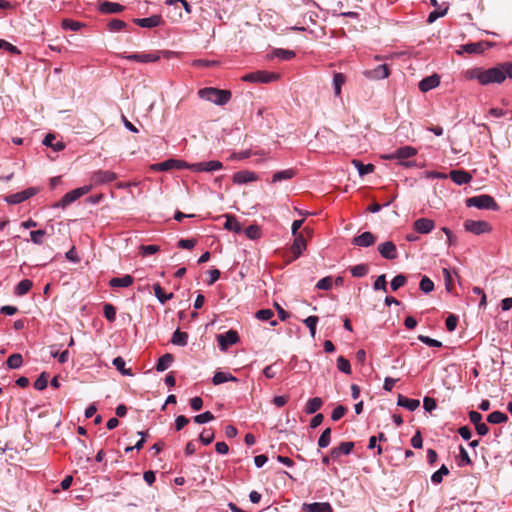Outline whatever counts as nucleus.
<instances>
[{
  "label": "nucleus",
  "mask_w": 512,
  "mask_h": 512,
  "mask_svg": "<svg viewBox=\"0 0 512 512\" xmlns=\"http://www.w3.org/2000/svg\"><path fill=\"white\" fill-rule=\"evenodd\" d=\"M467 80H477L481 85L501 84L506 78H512V63L504 62L489 69L474 67L463 72Z\"/></svg>",
  "instance_id": "nucleus-1"
},
{
  "label": "nucleus",
  "mask_w": 512,
  "mask_h": 512,
  "mask_svg": "<svg viewBox=\"0 0 512 512\" xmlns=\"http://www.w3.org/2000/svg\"><path fill=\"white\" fill-rule=\"evenodd\" d=\"M201 99L216 105H225L231 99L229 90H221L213 87L202 88L198 91Z\"/></svg>",
  "instance_id": "nucleus-2"
},
{
  "label": "nucleus",
  "mask_w": 512,
  "mask_h": 512,
  "mask_svg": "<svg viewBox=\"0 0 512 512\" xmlns=\"http://www.w3.org/2000/svg\"><path fill=\"white\" fill-rule=\"evenodd\" d=\"M465 204L467 207H475L483 210L498 211L500 209L495 199L488 194L469 197L465 200Z\"/></svg>",
  "instance_id": "nucleus-3"
},
{
  "label": "nucleus",
  "mask_w": 512,
  "mask_h": 512,
  "mask_svg": "<svg viewBox=\"0 0 512 512\" xmlns=\"http://www.w3.org/2000/svg\"><path fill=\"white\" fill-rule=\"evenodd\" d=\"M172 54L171 51L168 50H162V51H155V52H149V53H132V54H121L120 57L123 59H127L130 61H135L139 63H152L157 62L161 55L168 58Z\"/></svg>",
  "instance_id": "nucleus-4"
},
{
  "label": "nucleus",
  "mask_w": 512,
  "mask_h": 512,
  "mask_svg": "<svg viewBox=\"0 0 512 512\" xmlns=\"http://www.w3.org/2000/svg\"><path fill=\"white\" fill-rule=\"evenodd\" d=\"M465 231L473 235H483L492 231V226L485 220H471L468 219L463 224Z\"/></svg>",
  "instance_id": "nucleus-5"
},
{
  "label": "nucleus",
  "mask_w": 512,
  "mask_h": 512,
  "mask_svg": "<svg viewBox=\"0 0 512 512\" xmlns=\"http://www.w3.org/2000/svg\"><path fill=\"white\" fill-rule=\"evenodd\" d=\"M279 79V74L268 71L251 72L242 77L243 81L252 83H270Z\"/></svg>",
  "instance_id": "nucleus-6"
},
{
  "label": "nucleus",
  "mask_w": 512,
  "mask_h": 512,
  "mask_svg": "<svg viewBox=\"0 0 512 512\" xmlns=\"http://www.w3.org/2000/svg\"><path fill=\"white\" fill-rule=\"evenodd\" d=\"M90 190H91V186H83V187L76 188V189L66 193L62 197V199L56 204V207L65 208L68 205L75 202L76 200H78L79 198H81L82 196L89 193Z\"/></svg>",
  "instance_id": "nucleus-7"
},
{
  "label": "nucleus",
  "mask_w": 512,
  "mask_h": 512,
  "mask_svg": "<svg viewBox=\"0 0 512 512\" xmlns=\"http://www.w3.org/2000/svg\"><path fill=\"white\" fill-rule=\"evenodd\" d=\"M222 168L223 164L217 160L197 162L191 164V171L193 172H214L221 170Z\"/></svg>",
  "instance_id": "nucleus-8"
},
{
  "label": "nucleus",
  "mask_w": 512,
  "mask_h": 512,
  "mask_svg": "<svg viewBox=\"0 0 512 512\" xmlns=\"http://www.w3.org/2000/svg\"><path fill=\"white\" fill-rule=\"evenodd\" d=\"M239 340L238 334L234 330H229L225 333L217 335V342L221 350L225 351L233 344H236Z\"/></svg>",
  "instance_id": "nucleus-9"
},
{
  "label": "nucleus",
  "mask_w": 512,
  "mask_h": 512,
  "mask_svg": "<svg viewBox=\"0 0 512 512\" xmlns=\"http://www.w3.org/2000/svg\"><path fill=\"white\" fill-rule=\"evenodd\" d=\"M417 154V150L412 146H403L398 148L394 153L384 155L383 158L387 160L392 159H408Z\"/></svg>",
  "instance_id": "nucleus-10"
},
{
  "label": "nucleus",
  "mask_w": 512,
  "mask_h": 512,
  "mask_svg": "<svg viewBox=\"0 0 512 512\" xmlns=\"http://www.w3.org/2000/svg\"><path fill=\"white\" fill-rule=\"evenodd\" d=\"M490 46L491 44L488 42L467 43L460 47L458 54H461L463 52L468 54H481L486 50V48Z\"/></svg>",
  "instance_id": "nucleus-11"
},
{
  "label": "nucleus",
  "mask_w": 512,
  "mask_h": 512,
  "mask_svg": "<svg viewBox=\"0 0 512 512\" xmlns=\"http://www.w3.org/2000/svg\"><path fill=\"white\" fill-rule=\"evenodd\" d=\"M380 255L387 260H394L398 256L396 245L392 241H386L378 246Z\"/></svg>",
  "instance_id": "nucleus-12"
},
{
  "label": "nucleus",
  "mask_w": 512,
  "mask_h": 512,
  "mask_svg": "<svg viewBox=\"0 0 512 512\" xmlns=\"http://www.w3.org/2000/svg\"><path fill=\"white\" fill-rule=\"evenodd\" d=\"M258 180V176L255 172L250 170H241L233 175V183L242 185L250 182H254Z\"/></svg>",
  "instance_id": "nucleus-13"
},
{
  "label": "nucleus",
  "mask_w": 512,
  "mask_h": 512,
  "mask_svg": "<svg viewBox=\"0 0 512 512\" xmlns=\"http://www.w3.org/2000/svg\"><path fill=\"white\" fill-rule=\"evenodd\" d=\"M434 227V221L429 218H419L413 223V229L420 234H428Z\"/></svg>",
  "instance_id": "nucleus-14"
},
{
  "label": "nucleus",
  "mask_w": 512,
  "mask_h": 512,
  "mask_svg": "<svg viewBox=\"0 0 512 512\" xmlns=\"http://www.w3.org/2000/svg\"><path fill=\"white\" fill-rule=\"evenodd\" d=\"M365 76L373 80L385 79L389 76L390 71L386 64L378 65L374 69L365 71Z\"/></svg>",
  "instance_id": "nucleus-15"
},
{
  "label": "nucleus",
  "mask_w": 512,
  "mask_h": 512,
  "mask_svg": "<svg viewBox=\"0 0 512 512\" xmlns=\"http://www.w3.org/2000/svg\"><path fill=\"white\" fill-rule=\"evenodd\" d=\"M354 448V443L347 441L341 442L337 447L332 448L331 450V458L336 461L342 455H349Z\"/></svg>",
  "instance_id": "nucleus-16"
},
{
  "label": "nucleus",
  "mask_w": 512,
  "mask_h": 512,
  "mask_svg": "<svg viewBox=\"0 0 512 512\" xmlns=\"http://www.w3.org/2000/svg\"><path fill=\"white\" fill-rule=\"evenodd\" d=\"M133 22L142 28H154L160 26L163 20L160 15H152L147 18H135Z\"/></svg>",
  "instance_id": "nucleus-17"
},
{
  "label": "nucleus",
  "mask_w": 512,
  "mask_h": 512,
  "mask_svg": "<svg viewBox=\"0 0 512 512\" xmlns=\"http://www.w3.org/2000/svg\"><path fill=\"white\" fill-rule=\"evenodd\" d=\"M376 237L371 232H363L352 240V244L358 247H370L374 245Z\"/></svg>",
  "instance_id": "nucleus-18"
},
{
  "label": "nucleus",
  "mask_w": 512,
  "mask_h": 512,
  "mask_svg": "<svg viewBox=\"0 0 512 512\" xmlns=\"http://www.w3.org/2000/svg\"><path fill=\"white\" fill-rule=\"evenodd\" d=\"M98 10L103 14H117L124 10V6L116 2L101 1Z\"/></svg>",
  "instance_id": "nucleus-19"
},
{
  "label": "nucleus",
  "mask_w": 512,
  "mask_h": 512,
  "mask_svg": "<svg viewBox=\"0 0 512 512\" xmlns=\"http://www.w3.org/2000/svg\"><path fill=\"white\" fill-rule=\"evenodd\" d=\"M117 179L116 173L108 170H98L93 176L92 180L95 184L109 183Z\"/></svg>",
  "instance_id": "nucleus-20"
},
{
  "label": "nucleus",
  "mask_w": 512,
  "mask_h": 512,
  "mask_svg": "<svg viewBox=\"0 0 512 512\" xmlns=\"http://www.w3.org/2000/svg\"><path fill=\"white\" fill-rule=\"evenodd\" d=\"M302 509L306 512H333V508L328 502L304 503Z\"/></svg>",
  "instance_id": "nucleus-21"
},
{
  "label": "nucleus",
  "mask_w": 512,
  "mask_h": 512,
  "mask_svg": "<svg viewBox=\"0 0 512 512\" xmlns=\"http://www.w3.org/2000/svg\"><path fill=\"white\" fill-rule=\"evenodd\" d=\"M449 177L457 185L468 184L472 180V176L464 170H452L449 173Z\"/></svg>",
  "instance_id": "nucleus-22"
},
{
  "label": "nucleus",
  "mask_w": 512,
  "mask_h": 512,
  "mask_svg": "<svg viewBox=\"0 0 512 512\" xmlns=\"http://www.w3.org/2000/svg\"><path fill=\"white\" fill-rule=\"evenodd\" d=\"M440 84V78L438 75L434 74L428 77H425L419 82V89L422 92H428Z\"/></svg>",
  "instance_id": "nucleus-23"
},
{
  "label": "nucleus",
  "mask_w": 512,
  "mask_h": 512,
  "mask_svg": "<svg viewBox=\"0 0 512 512\" xmlns=\"http://www.w3.org/2000/svg\"><path fill=\"white\" fill-rule=\"evenodd\" d=\"M133 282L134 278L131 275H124L110 279L109 285L113 288H126L131 286Z\"/></svg>",
  "instance_id": "nucleus-24"
},
{
  "label": "nucleus",
  "mask_w": 512,
  "mask_h": 512,
  "mask_svg": "<svg viewBox=\"0 0 512 512\" xmlns=\"http://www.w3.org/2000/svg\"><path fill=\"white\" fill-rule=\"evenodd\" d=\"M306 249V240L303 235L294 236V242L292 245V253L295 258H298L302 252Z\"/></svg>",
  "instance_id": "nucleus-25"
},
{
  "label": "nucleus",
  "mask_w": 512,
  "mask_h": 512,
  "mask_svg": "<svg viewBox=\"0 0 512 512\" xmlns=\"http://www.w3.org/2000/svg\"><path fill=\"white\" fill-rule=\"evenodd\" d=\"M397 405L401 406L403 408H406L409 411H414L419 407L420 401L417 399H411V398H407L405 396L399 395L398 400H397Z\"/></svg>",
  "instance_id": "nucleus-26"
},
{
  "label": "nucleus",
  "mask_w": 512,
  "mask_h": 512,
  "mask_svg": "<svg viewBox=\"0 0 512 512\" xmlns=\"http://www.w3.org/2000/svg\"><path fill=\"white\" fill-rule=\"evenodd\" d=\"M295 176V170L294 169H285L281 171H277L273 174L271 183H277L284 180H290Z\"/></svg>",
  "instance_id": "nucleus-27"
},
{
  "label": "nucleus",
  "mask_w": 512,
  "mask_h": 512,
  "mask_svg": "<svg viewBox=\"0 0 512 512\" xmlns=\"http://www.w3.org/2000/svg\"><path fill=\"white\" fill-rule=\"evenodd\" d=\"M295 55L296 54L293 50L277 48L272 51V53L269 57L270 58L276 57L280 60L288 61V60L293 59L295 57Z\"/></svg>",
  "instance_id": "nucleus-28"
},
{
  "label": "nucleus",
  "mask_w": 512,
  "mask_h": 512,
  "mask_svg": "<svg viewBox=\"0 0 512 512\" xmlns=\"http://www.w3.org/2000/svg\"><path fill=\"white\" fill-rule=\"evenodd\" d=\"M228 381L237 382L238 379L233 376L232 374L225 373V372H216L212 378V382L214 385H219Z\"/></svg>",
  "instance_id": "nucleus-29"
},
{
  "label": "nucleus",
  "mask_w": 512,
  "mask_h": 512,
  "mask_svg": "<svg viewBox=\"0 0 512 512\" xmlns=\"http://www.w3.org/2000/svg\"><path fill=\"white\" fill-rule=\"evenodd\" d=\"M352 164L357 169L360 176L370 174L374 171L375 167L373 164H363L360 160H352Z\"/></svg>",
  "instance_id": "nucleus-30"
},
{
  "label": "nucleus",
  "mask_w": 512,
  "mask_h": 512,
  "mask_svg": "<svg viewBox=\"0 0 512 512\" xmlns=\"http://www.w3.org/2000/svg\"><path fill=\"white\" fill-rule=\"evenodd\" d=\"M173 356L169 353L164 354L158 359V362L156 364V370L159 372L165 371L168 369L172 362H173Z\"/></svg>",
  "instance_id": "nucleus-31"
},
{
  "label": "nucleus",
  "mask_w": 512,
  "mask_h": 512,
  "mask_svg": "<svg viewBox=\"0 0 512 512\" xmlns=\"http://www.w3.org/2000/svg\"><path fill=\"white\" fill-rule=\"evenodd\" d=\"M322 400L319 397H314L308 400L305 406V412L307 414H314L322 407Z\"/></svg>",
  "instance_id": "nucleus-32"
},
{
  "label": "nucleus",
  "mask_w": 512,
  "mask_h": 512,
  "mask_svg": "<svg viewBox=\"0 0 512 512\" xmlns=\"http://www.w3.org/2000/svg\"><path fill=\"white\" fill-rule=\"evenodd\" d=\"M345 76L342 73H335L333 76V89L334 95L339 97L341 95V89L343 84L345 83Z\"/></svg>",
  "instance_id": "nucleus-33"
},
{
  "label": "nucleus",
  "mask_w": 512,
  "mask_h": 512,
  "mask_svg": "<svg viewBox=\"0 0 512 512\" xmlns=\"http://www.w3.org/2000/svg\"><path fill=\"white\" fill-rule=\"evenodd\" d=\"M55 136L53 134H47L45 138L43 139V144L45 146H49L53 148L54 151H62L65 148V145L63 142L58 141L54 143Z\"/></svg>",
  "instance_id": "nucleus-34"
},
{
  "label": "nucleus",
  "mask_w": 512,
  "mask_h": 512,
  "mask_svg": "<svg viewBox=\"0 0 512 512\" xmlns=\"http://www.w3.org/2000/svg\"><path fill=\"white\" fill-rule=\"evenodd\" d=\"M153 290H154V294H155L156 298L158 299V301L161 304H165L168 300L172 299L174 296L173 293H169V294L164 293L160 284H154Z\"/></svg>",
  "instance_id": "nucleus-35"
},
{
  "label": "nucleus",
  "mask_w": 512,
  "mask_h": 512,
  "mask_svg": "<svg viewBox=\"0 0 512 512\" xmlns=\"http://www.w3.org/2000/svg\"><path fill=\"white\" fill-rule=\"evenodd\" d=\"M175 164V159H168L160 163H155L150 165V169L153 171H169L174 169L173 165Z\"/></svg>",
  "instance_id": "nucleus-36"
},
{
  "label": "nucleus",
  "mask_w": 512,
  "mask_h": 512,
  "mask_svg": "<svg viewBox=\"0 0 512 512\" xmlns=\"http://www.w3.org/2000/svg\"><path fill=\"white\" fill-rule=\"evenodd\" d=\"M32 281L29 279H23L21 280L17 286L15 287V294L18 296H23L27 294L30 289L32 288Z\"/></svg>",
  "instance_id": "nucleus-37"
},
{
  "label": "nucleus",
  "mask_w": 512,
  "mask_h": 512,
  "mask_svg": "<svg viewBox=\"0 0 512 512\" xmlns=\"http://www.w3.org/2000/svg\"><path fill=\"white\" fill-rule=\"evenodd\" d=\"M171 342L174 345L186 346L188 342V334L186 332L176 330L172 335Z\"/></svg>",
  "instance_id": "nucleus-38"
},
{
  "label": "nucleus",
  "mask_w": 512,
  "mask_h": 512,
  "mask_svg": "<svg viewBox=\"0 0 512 512\" xmlns=\"http://www.w3.org/2000/svg\"><path fill=\"white\" fill-rule=\"evenodd\" d=\"M224 228L236 233H239L241 231L240 223L232 215H226V222L224 223Z\"/></svg>",
  "instance_id": "nucleus-39"
},
{
  "label": "nucleus",
  "mask_w": 512,
  "mask_h": 512,
  "mask_svg": "<svg viewBox=\"0 0 512 512\" xmlns=\"http://www.w3.org/2000/svg\"><path fill=\"white\" fill-rule=\"evenodd\" d=\"M22 363H23V358H22V355L19 353H14V354L10 355L6 361V364H7L8 368H10V369H18L21 367Z\"/></svg>",
  "instance_id": "nucleus-40"
},
{
  "label": "nucleus",
  "mask_w": 512,
  "mask_h": 512,
  "mask_svg": "<svg viewBox=\"0 0 512 512\" xmlns=\"http://www.w3.org/2000/svg\"><path fill=\"white\" fill-rule=\"evenodd\" d=\"M507 420V415L500 411H494L490 413L487 417V421L491 424H501L506 422Z\"/></svg>",
  "instance_id": "nucleus-41"
},
{
  "label": "nucleus",
  "mask_w": 512,
  "mask_h": 512,
  "mask_svg": "<svg viewBox=\"0 0 512 512\" xmlns=\"http://www.w3.org/2000/svg\"><path fill=\"white\" fill-rule=\"evenodd\" d=\"M113 365L121 374L128 375V376L132 375L131 369L125 368V360L122 357L118 356V357L114 358Z\"/></svg>",
  "instance_id": "nucleus-42"
},
{
  "label": "nucleus",
  "mask_w": 512,
  "mask_h": 512,
  "mask_svg": "<svg viewBox=\"0 0 512 512\" xmlns=\"http://www.w3.org/2000/svg\"><path fill=\"white\" fill-rule=\"evenodd\" d=\"M369 267L367 264H358L350 268L353 277H364L367 275Z\"/></svg>",
  "instance_id": "nucleus-43"
},
{
  "label": "nucleus",
  "mask_w": 512,
  "mask_h": 512,
  "mask_svg": "<svg viewBox=\"0 0 512 512\" xmlns=\"http://www.w3.org/2000/svg\"><path fill=\"white\" fill-rule=\"evenodd\" d=\"M331 442V428H326L318 439V446L320 448H326Z\"/></svg>",
  "instance_id": "nucleus-44"
},
{
  "label": "nucleus",
  "mask_w": 512,
  "mask_h": 512,
  "mask_svg": "<svg viewBox=\"0 0 512 512\" xmlns=\"http://www.w3.org/2000/svg\"><path fill=\"white\" fill-rule=\"evenodd\" d=\"M449 474V470L448 468L445 466V465H442L439 470H437L436 472H434L431 476V481L434 483V484H439L442 482V479H443V476L445 475H448Z\"/></svg>",
  "instance_id": "nucleus-45"
},
{
  "label": "nucleus",
  "mask_w": 512,
  "mask_h": 512,
  "mask_svg": "<svg viewBox=\"0 0 512 512\" xmlns=\"http://www.w3.org/2000/svg\"><path fill=\"white\" fill-rule=\"evenodd\" d=\"M337 368L342 373L347 375L351 374V365L350 362L343 356H339L337 359Z\"/></svg>",
  "instance_id": "nucleus-46"
},
{
  "label": "nucleus",
  "mask_w": 512,
  "mask_h": 512,
  "mask_svg": "<svg viewBox=\"0 0 512 512\" xmlns=\"http://www.w3.org/2000/svg\"><path fill=\"white\" fill-rule=\"evenodd\" d=\"M319 318L317 316H308L304 319V324L309 328L310 335L315 337L316 335V326L318 324Z\"/></svg>",
  "instance_id": "nucleus-47"
},
{
  "label": "nucleus",
  "mask_w": 512,
  "mask_h": 512,
  "mask_svg": "<svg viewBox=\"0 0 512 512\" xmlns=\"http://www.w3.org/2000/svg\"><path fill=\"white\" fill-rule=\"evenodd\" d=\"M419 288L424 293H430L434 290V283L427 276H423L420 281Z\"/></svg>",
  "instance_id": "nucleus-48"
},
{
  "label": "nucleus",
  "mask_w": 512,
  "mask_h": 512,
  "mask_svg": "<svg viewBox=\"0 0 512 512\" xmlns=\"http://www.w3.org/2000/svg\"><path fill=\"white\" fill-rule=\"evenodd\" d=\"M244 233L249 239H252V240L258 239L261 236V230H260L259 226H257V225L248 226L245 229Z\"/></svg>",
  "instance_id": "nucleus-49"
},
{
  "label": "nucleus",
  "mask_w": 512,
  "mask_h": 512,
  "mask_svg": "<svg viewBox=\"0 0 512 512\" xmlns=\"http://www.w3.org/2000/svg\"><path fill=\"white\" fill-rule=\"evenodd\" d=\"M46 235V231L39 229L30 232V239L34 244L40 245L44 242V236Z\"/></svg>",
  "instance_id": "nucleus-50"
},
{
  "label": "nucleus",
  "mask_w": 512,
  "mask_h": 512,
  "mask_svg": "<svg viewBox=\"0 0 512 512\" xmlns=\"http://www.w3.org/2000/svg\"><path fill=\"white\" fill-rule=\"evenodd\" d=\"M447 11H448V6L446 5L442 9L434 10V11L430 12L429 15H428L427 22L429 24L435 22L438 18L445 16Z\"/></svg>",
  "instance_id": "nucleus-51"
},
{
  "label": "nucleus",
  "mask_w": 512,
  "mask_h": 512,
  "mask_svg": "<svg viewBox=\"0 0 512 512\" xmlns=\"http://www.w3.org/2000/svg\"><path fill=\"white\" fill-rule=\"evenodd\" d=\"M103 313H104L105 318L109 322H114L115 321L116 309H115V307L112 304H109V303L105 304L104 308H103Z\"/></svg>",
  "instance_id": "nucleus-52"
},
{
  "label": "nucleus",
  "mask_w": 512,
  "mask_h": 512,
  "mask_svg": "<svg viewBox=\"0 0 512 512\" xmlns=\"http://www.w3.org/2000/svg\"><path fill=\"white\" fill-rule=\"evenodd\" d=\"M193 420L197 424H205L207 422L214 420V415L210 411H206L202 414L194 416Z\"/></svg>",
  "instance_id": "nucleus-53"
},
{
  "label": "nucleus",
  "mask_w": 512,
  "mask_h": 512,
  "mask_svg": "<svg viewBox=\"0 0 512 512\" xmlns=\"http://www.w3.org/2000/svg\"><path fill=\"white\" fill-rule=\"evenodd\" d=\"M406 283V277L402 274H399V275H396L390 285H391V289L393 291H396L398 290L400 287L404 286V284Z\"/></svg>",
  "instance_id": "nucleus-54"
},
{
  "label": "nucleus",
  "mask_w": 512,
  "mask_h": 512,
  "mask_svg": "<svg viewBox=\"0 0 512 512\" xmlns=\"http://www.w3.org/2000/svg\"><path fill=\"white\" fill-rule=\"evenodd\" d=\"M199 439L204 445H209L214 440V432L210 429H204L200 434Z\"/></svg>",
  "instance_id": "nucleus-55"
},
{
  "label": "nucleus",
  "mask_w": 512,
  "mask_h": 512,
  "mask_svg": "<svg viewBox=\"0 0 512 512\" xmlns=\"http://www.w3.org/2000/svg\"><path fill=\"white\" fill-rule=\"evenodd\" d=\"M332 285L333 279L330 276H328L320 279L316 284V288L320 290H330L332 288Z\"/></svg>",
  "instance_id": "nucleus-56"
},
{
  "label": "nucleus",
  "mask_w": 512,
  "mask_h": 512,
  "mask_svg": "<svg viewBox=\"0 0 512 512\" xmlns=\"http://www.w3.org/2000/svg\"><path fill=\"white\" fill-rule=\"evenodd\" d=\"M126 27V23L120 19H113L108 23V28L112 32L120 31Z\"/></svg>",
  "instance_id": "nucleus-57"
},
{
  "label": "nucleus",
  "mask_w": 512,
  "mask_h": 512,
  "mask_svg": "<svg viewBox=\"0 0 512 512\" xmlns=\"http://www.w3.org/2000/svg\"><path fill=\"white\" fill-rule=\"evenodd\" d=\"M160 250L158 245H142L140 246V252L143 256H149L157 253Z\"/></svg>",
  "instance_id": "nucleus-58"
},
{
  "label": "nucleus",
  "mask_w": 512,
  "mask_h": 512,
  "mask_svg": "<svg viewBox=\"0 0 512 512\" xmlns=\"http://www.w3.org/2000/svg\"><path fill=\"white\" fill-rule=\"evenodd\" d=\"M418 340H420L422 343L430 346V347H436L439 348L442 346V343L436 339L430 338L425 335H419Z\"/></svg>",
  "instance_id": "nucleus-59"
},
{
  "label": "nucleus",
  "mask_w": 512,
  "mask_h": 512,
  "mask_svg": "<svg viewBox=\"0 0 512 512\" xmlns=\"http://www.w3.org/2000/svg\"><path fill=\"white\" fill-rule=\"evenodd\" d=\"M458 324V317L454 314H450L445 321L446 328L449 332H452L456 329Z\"/></svg>",
  "instance_id": "nucleus-60"
},
{
  "label": "nucleus",
  "mask_w": 512,
  "mask_h": 512,
  "mask_svg": "<svg viewBox=\"0 0 512 512\" xmlns=\"http://www.w3.org/2000/svg\"><path fill=\"white\" fill-rule=\"evenodd\" d=\"M48 378L45 373H42L34 382L35 389L41 391L47 387Z\"/></svg>",
  "instance_id": "nucleus-61"
},
{
  "label": "nucleus",
  "mask_w": 512,
  "mask_h": 512,
  "mask_svg": "<svg viewBox=\"0 0 512 512\" xmlns=\"http://www.w3.org/2000/svg\"><path fill=\"white\" fill-rule=\"evenodd\" d=\"M63 29L71 30V31H78L81 27V24L77 21H73L70 19H64L62 22Z\"/></svg>",
  "instance_id": "nucleus-62"
},
{
  "label": "nucleus",
  "mask_w": 512,
  "mask_h": 512,
  "mask_svg": "<svg viewBox=\"0 0 512 512\" xmlns=\"http://www.w3.org/2000/svg\"><path fill=\"white\" fill-rule=\"evenodd\" d=\"M373 288L375 290H383L384 292L387 291V282L384 274L377 277V279L374 282Z\"/></svg>",
  "instance_id": "nucleus-63"
},
{
  "label": "nucleus",
  "mask_w": 512,
  "mask_h": 512,
  "mask_svg": "<svg viewBox=\"0 0 512 512\" xmlns=\"http://www.w3.org/2000/svg\"><path fill=\"white\" fill-rule=\"evenodd\" d=\"M345 412H346V408L344 406H342V405H338L332 411L331 419L333 421H338V420H340L345 415Z\"/></svg>",
  "instance_id": "nucleus-64"
}]
</instances>
